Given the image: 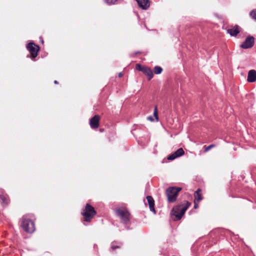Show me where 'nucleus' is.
<instances>
[{
  "instance_id": "f8f14e48",
  "label": "nucleus",
  "mask_w": 256,
  "mask_h": 256,
  "mask_svg": "<svg viewBox=\"0 0 256 256\" xmlns=\"http://www.w3.org/2000/svg\"><path fill=\"white\" fill-rule=\"evenodd\" d=\"M138 6L143 10H147L150 6V2L149 0H136Z\"/></svg>"
},
{
  "instance_id": "aec40b11",
  "label": "nucleus",
  "mask_w": 256,
  "mask_h": 256,
  "mask_svg": "<svg viewBox=\"0 0 256 256\" xmlns=\"http://www.w3.org/2000/svg\"><path fill=\"white\" fill-rule=\"evenodd\" d=\"M154 117L156 118V120H158V110H157V106H155L154 112Z\"/></svg>"
},
{
  "instance_id": "4468645a",
  "label": "nucleus",
  "mask_w": 256,
  "mask_h": 256,
  "mask_svg": "<svg viewBox=\"0 0 256 256\" xmlns=\"http://www.w3.org/2000/svg\"><path fill=\"white\" fill-rule=\"evenodd\" d=\"M122 243L119 241H114L112 242L110 245V249L114 251L116 249L122 248Z\"/></svg>"
},
{
  "instance_id": "f03ea898",
  "label": "nucleus",
  "mask_w": 256,
  "mask_h": 256,
  "mask_svg": "<svg viewBox=\"0 0 256 256\" xmlns=\"http://www.w3.org/2000/svg\"><path fill=\"white\" fill-rule=\"evenodd\" d=\"M22 228L28 233H32L35 230V224L34 220L30 216H24L21 220Z\"/></svg>"
},
{
  "instance_id": "7ed1b4c3",
  "label": "nucleus",
  "mask_w": 256,
  "mask_h": 256,
  "mask_svg": "<svg viewBox=\"0 0 256 256\" xmlns=\"http://www.w3.org/2000/svg\"><path fill=\"white\" fill-rule=\"evenodd\" d=\"M116 214L118 216L124 224H129L130 220V214L128 210L124 207L119 208L116 210Z\"/></svg>"
},
{
  "instance_id": "c85d7f7f",
  "label": "nucleus",
  "mask_w": 256,
  "mask_h": 256,
  "mask_svg": "<svg viewBox=\"0 0 256 256\" xmlns=\"http://www.w3.org/2000/svg\"><path fill=\"white\" fill-rule=\"evenodd\" d=\"M136 128H132V131L135 130H136Z\"/></svg>"
},
{
  "instance_id": "9b49d317",
  "label": "nucleus",
  "mask_w": 256,
  "mask_h": 256,
  "mask_svg": "<svg viewBox=\"0 0 256 256\" xmlns=\"http://www.w3.org/2000/svg\"><path fill=\"white\" fill-rule=\"evenodd\" d=\"M0 202L2 204H8V196L2 189H0Z\"/></svg>"
},
{
  "instance_id": "4be33fe9",
  "label": "nucleus",
  "mask_w": 256,
  "mask_h": 256,
  "mask_svg": "<svg viewBox=\"0 0 256 256\" xmlns=\"http://www.w3.org/2000/svg\"><path fill=\"white\" fill-rule=\"evenodd\" d=\"M118 0H104V2L108 4H114Z\"/></svg>"
},
{
  "instance_id": "39448f33",
  "label": "nucleus",
  "mask_w": 256,
  "mask_h": 256,
  "mask_svg": "<svg viewBox=\"0 0 256 256\" xmlns=\"http://www.w3.org/2000/svg\"><path fill=\"white\" fill-rule=\"evenodd\" d=\"M96 212L94 208L90 204H86L84 209L82 212L84 220L87 222L91 221L94 216L96 214Z\"/></svg>"
},
{
  "instance_id": "f3484780",
  "label": "nucleus",
  "mask_w": 256,
  "mask_h": 256,
  "mask_svg": "<svg viewBox=\"0 0 256 256\" xmlns=\"http://www.w3.org/2000/svg\"><path fill=\"white\" fill-rule=\"evenodd\" d=\"M142 72L145 75L148 76V80H151L153 78V72L150 68L146 66Z\"/></svg>"
},
{
  "instance_id": "6ab92c4d",
  "label": "nucleus",
  "mask_w": 256,
  "mask_h": 256,
  "mask_svg": "<svg viewBox=\"0 0 256 256\" xmlns=\"http://www.w3.org/2000/svg\"><path fill=\"white\" fill-rule=\"evenodd\" d=\"M146 66H142L140 64H136V69L139 71L143 72Z\"/></svg>"
},
{
  "instance_id": "9d476101",
  "label": "nucleus",
  "mask_w": 256,
  "mask_h": 256,
  "mask_svg": "<svg viewBox=\"0 0 256 256\" xmlns=\"http://www.w3.org/2000/svg\"><path fill=\"white\" fill-rule=\"evenodd\" d=\"M247 80L250 82H256V70H250L248 74Z\"/></svg>"
},
{
  "instance_id": "ddd939ff",
  "label": "nucleus",
  "mask_w": 256,
  "mask_h": 256,
  "mask_svg": "<svg viewBox=\"0 0 256 256\" xmlns=\"http://www.w3.org/2000/svg\"><path fill=\"white\" fill-rule=\"evenodd\" d=\"M146 199L148 204L150 210L156 214V212L154 208V198L152 196H146Z\"/></svg>"
},
{
  "instance_id": "0eeeda50",
  "label": "nucleus",
  "mask_w": 256,
  "mask_h": 256,
  "mask_svg": "<svg viewBox=\"0 0 256 256\" xmlns=\"http://www.w3.org/2000/svg\"><path fill=\"white\" fill-rule=\"evenodd\" d=\"M27 48L33 58L37 56L40 49V47L38 45H36L34 42H30L27 45Z\"/></svg>"
},
{
  "instance_id": "b1692460",
  "label": "nucleus",
  "mask_w": 256,
  "mask_h": 256,
  "mask_svg": "<svg viewBox=\"0 0 256 256\" xmlns=\"http://www.w3.org/2000/svg\"><path fill=\"white\" fill-rule=\"evenodd\" d=\"M198 202H197L195 200H194V208L195 209L197 208L198 207Z\"/></svg>"
},
{
  "instance_id": "5701e85b",
  "label": "nucleus",
  "mask_w": 256,
  "mask_h": 256,
  "mask_svg": "<svg viewBox=\"0 0 256 256\" xmlns=\"http://www.w3.org/2000/svg\"><path fill=\"white\" fill-rule=\"evenodd\" d=\"M250 15L253 18L256 20V10H252L250 13Z\"/></svg>"
},
{
  "instance_id": "dca6fc26",
  "label": "nucleus",
  "mask_w": 256,
  "mask_h": 256,
  "mask_svg": "<svg viewBox=\"0 0 256 256\" xmlns=\"http://www.w3.org/2000/svg\"><path fill=\"white\" fill-rule=\"evenodd\" d=\"M227 32L231 36H236L240 32L238 26H236L232 28H228L227 30Z\"/></svg>"
},
{
  "instance_id": "c756f323",
  "label": "nucleus",
  "mask_w": 256,
  "mask_h": 256,
  "mask_svg": "<svg viewBox=\"0 0 256 256\" xmlns=\"http://www.w3.org/2000/svg\"><path fill=\"white\" fill-rule=\"evenodd\" d=\"M100 132H102L104 131V130H101V129H100Z\"/></svg>"
},
{
  "instance_id": "cd10ccee",
  "label": "nucleus",
  "mask_w": 256,
  "mask_h": 256,
  "mask_svg": "<svg viewBox=\"0 0 256 256\" xmlns=\"http://www.w3.org/2000/svg\"><path fill=\"white\" fill-rule=\"evenodd\" d=\"M54 83L55 84H58V82L57 80H54Z\"/></svg>"
},
{
  "instance_id": "1a4fd4ad",
  "label": "nucleus",
  "mask_w": 256,
  "mask_h": 256,
  "mask_svg": "<svg viewBox=\"0 0 256 256\" xmlns=\"http://www.w3.org/2000/svg\"><path fill=\"white\" fill-rule=\"evenodd\" d=\"M184 154V152L182 148H178L177 150L174 152V153L169 155L168 157V160H172L175 158L182 156Z\"/></svg>"
},
{
  "instance_id": "20e7f679",
  "label": "nucleus",
  "mask_w": 256,
  "mask_h": 256,
  "mask_svg": "<svg viewBox=\"0 0 256 256\" xmlns=\"http://www.w3.org/2000/svg\"><path fill=\"white\" fill-rule=\"evenodd\" d=\"M182 188L178 186H170L166 190V194L168 202H174L176 200L179 192Z\"/></svg>"
},
{
  "instance_id": "412c9836",
  "label": "nucleus",
  "mask_w": 256,
  "mask_h": 256,
  "mask_svg": "<svg viewBox=\"0 0 256 256\" xmlns=\"http://www.w3.org/2000/svg\"><path fill=\"white\" fill-rule=\"evenodd\" d=\"M214 144H210V146H204V152H207L208 150H209L210 148H214Z\"/></svg>"
},
{
  "instance_id": "f257e3e1",
  "label": "nucleus",
  "mask_w": 256,
  "mask_h": 256,
  "mask_svg": "<svg viewBox=\"0 0 256 256\" xmlns=\"http://www.w3.org/2000/svg\"><path fill=\"white\" fill-rule=\"evenodd\" d=\"M190 204H191L188 201H184L183 203L174 206L171 212L172 215L174 216V220L175 221L180 220Z\"/></svg>"
},
{
  "instance_id": "a878e982",
  "label": "nucleus",
  "mask_w": 256,
  "mask_h": 256,
  "mask_svg": "<svg viewBox=\"0 0 256 256\" xmlns=\"http://www.w3.org/2000/svg\"><path fill=\"white\" fill-rule=\"evenodd\" d=\"M122 75H123V74H122V72H120L118 74V77L120 78V77H122Z\"/></svg>"
},
{
  "instance_id": "a211bd4d",
  "label": "nucleus",
  "mask_w": 256,
  "mask_h": 256,
  "mask_svg": "<svg viewBox=\"0 0 256 256\" xmlns=\"http://www.w3.org/2000/svg\"><path fill=\"white\" fill-rule=\"evenodd\" d=\"M154 72L156 74H160L162 71V68L160 66H155L154 68Z\"/></svg>"
},
{
  "instance_id": "423d86ee",
  "label": "nucleus",
  "mask_w": 256,
  "mask_h": 256,
  "mask_svg": "<svg viewBox=\"0 0 256 256\" xmlns=\"http://www.w3.org/2000/svg\"><path fill=\"white\" fill-rule=\"evenodd\" d=\"M254 38L253 36H248L245 40L240 45V48L244 49H248L252 48L254 44Z\"/></svg>"
},
{
  "instance_id": "6e6552de",
  "label": "nucleus",
  "mask_w": 256,
  "mask_h": 256,
  "mask_svg": "<svg viewBox=\"0 0 256 256\" xmlns=\"http://www.w3.org/2000/svg\"><path fill=\"white\" fill-rule=\"evenodd\" d=\"M100 120V116L96 114L90 120V124L92 128L96 129L99 126Z\"/></svg>"
},
{
  "instance_id": "2eb2a0df",
  "label": "nucleus",
  "mask_w": 256,
  "mask_h": 256,
  "mask_svg": "<svg viewBox=\"0 0 256 256\" xmlns=\"http://www.w3.org/2000/svg\"><path fill=\"white\" fill-rule=\"evenodd\" d=\"M194 200L197 202H200L203 199V197L201 194V190L198 188L194 193Z\"/></svg>"
},
{
  "instance_id": "393cba45",
  "label": "nucleus",
  "mask_w": 256,
  "mask_h": 256,
  "mask_svg": "<svg viewBox=\"0 0 256 256\" xmlns=\"http://www.w3.org/2000/svg\"><path fill=\"white\" fill-rule=\"evenodd\" d=\"M142 54V52L140 51H136V52H135L132 55V56H135L136 54Z\"/></svg>"
},
{
  "instance_id": "bb28decb",
  "label": "nucleus",
  "mask_w": 256,
  "mask_h": 256,
  "mask_svg": "<svg viewBox=\"0 0 256 256\" xmlns=\"http://www.w3.org/2000/svg\"><path fill=\"white\" fill-rule=\"evenodd\" d=\"M148 120H153L152 118V117H150H150H149V118H148Z\"/></svg>"
}]
</instances>
